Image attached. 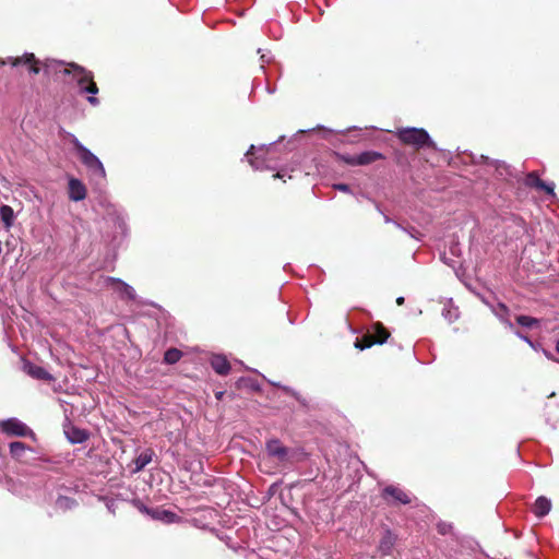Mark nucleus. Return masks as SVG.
Masks as SVG:
<instances>
[{
  "label": "nucleus",
  "instance_id": "f257e3e1",
  "mask_svg": "<svg viewBox=\"0 0 559 559\" xmlns=\"http://www.w3.org/2000/svg\"><path fill=\"white\" fill-rule=\"evenodd\" d=\"M62 74L72 76V79L76 82L81 94H90L86 99L92 106L99 105L100 102L95 96L99 92V88L91 70H87L86 68L75 62H69L62 70Z\"/></svg>",
  "mask_w": 559,
  "mask_h": 559
},
{
  "label": "nucleus",
  "instance_id": "f03ea898",
  "mask_svg": "<svg viewBox=\"0 0 559 559\" xmlns=\"http://www.w3.org/2000/svg\"><path fill=\"white\" fill-rule=\"evenodd\" d=\"M397 138L405 145L420 148L424 146L436 148V144L431 141L428 132L424 129L406 128L397 132Z\"/></svg>",
  "mask_w": 559,
  "mask_h": 559
},
{
  "label": "nucleus",
  "instance_id": "7ed1b4c3",
  "mask_svg": "<svg viewBox=\"0 0 559 559\" xmlns=\"http://www.w3.org/2000/svg\"><path fill=\"white\" fill-rule=\"evenodd\" d=\"M71 143L81 163L90 170L104 177L105 168L98 157L95 156L88 148H86L74 135H72Z\"/></svg>",
  "mask_w": 559,
  "mask_h": 559
},
{
  "label": "nucleus",
  "instance_id": "20e7f679",
  "mask_svg": "<svg viewBox=\"0 0 559 559\" xmlns=\"http://www.w3.org/2000/svg\"><path fill=\"white\" fill-rule=\"evenodd\" d=\"M374 330H368L360 337L356 338L355 347L359 349L370 348L374 344L384 343V328L381 322L374 324Z\"/></svg>",
  "mask_w": 559,
  "mask_h": 559
},
{
  "label": "nucleus",
  "instance_id": "39448f33",
  "mask_svg": "<svg viewBox=\"0 0 559 559\" xmlns=\"http://www.w3.org/2000/svg\"><path fill=\"white\" fill-rule=\"evenodd\" d=\"M0 430L11 437L35 438L34 431L17 418H9L0 421Z\"/></svg>",
  "mask_w": 559,
  "mask_h": 559
},
{
  "label": "nucleus",
  "instance_id": "423d86ee",
  "mask_svg": "<svg viewBox=\"0 0 559 559\" xmlns=\"http://www.w3.org/2000/svg\"><path fill=\"white\" fill-rule=\"evenodd\" d=\"M335 156L338 160H342L349 166L368 165L382 157L380 153L370 151L362 152L357 155L335 153Z\"/></svg>",
  "mask_w": 559,
  "mask_h": 559
},
{
  "label": "nucleus",
  "instance_id": "0eeeda50",
  "mask_svg": "<svg viewBox=\"0 0 559 559\" xmlns=\"http://www.w3.org/2000/svg\"><path fill=\"white\" fill-rule=\"evenodd\" d=\"M9 62L11 67H26L29 74L37 75L43 71L41 60L36 58L33 52H24L22 56H19V59H11Z\"/></svg>",
  "mask_w": 559,
  "mask_h": 559
},
{
  "label": "nucleus",
  "instance_id": "6e6552de",
  "mask_svg": "<svg viewBox=\"0 0 559 559\" xmlns=\"http://www.w3.org/2000/svg\"><path fill=\"white\" fill-rule=\"evenodd\" d=\"M266 451L269 455L277 459L278 462L284 463L288 461L289 450L278 439H271L266 442Z\"/></svg>",
  "mask_w": 559,
  "mask_h": 559
},
{
  "label": "nucleus",
  "instance_id": "1a4fd4ad",
  "mask_svg": "<svg viewBox=\"0 0 559 559\" xmlns=\"http://www.w3.org/2000/svg\"><path fill=\"white\" fill-rule=\"evenodd\" d=\"M524 183L530 188L545 191L547 194L555 197L554 185H548L543 181L535 171H531L526 175Z\"/></svg>",
  "mask_w": 559,
  "mask_h": 559
},
{
  "label": "nucleus",
  "instance_id": "9d476101",
  "mask_svg": "<svg viewBox=\"0 0 559 559\" xmlns=\"http://www.w3.org/2000/svg\"><path fill=\"white\" fill-rule=\"evenodd\" d=\"M106 282L118 294H120L122 298H126L128 300H134L135 299V292H134V289L130 285H128L127 283L121 281L120 278L107 277Z\"/></svg>",
  "mask_w": 559,
  "mask_h": 559
},
{
  "label": "nucleus",
  "instance_id": "9b49d317",
  "mask_svg": "<svg viewBox=\"0 0 559 559\" xmlns=\"http://www.w3.org/2000/svg\"><path fill=\"white\" fill-rule=\"evenodd\" d=\"M24 371L32 378L43 381H53L55 378L45 368L34 365L29 361L24 362Z\"/></svg>",
  "mask_w": 559,
  "mask_h": 559
},
{
  "label": "nucleus",
  "instance_id": "f8f14e48",
  "mask_svg": "<svg viewBox=\"0 0 559 559\" xmlns=\"http://www.w3.org/2000/svg\"><path fill=\"white\" fill-rule=\"evenodd\" d=\"M68 192H69V199L71 201L78 202L82 201L86 198V188L82 183L81 180L76 178H71L68 183Z\"/></svg>",
  "mask_w": 559,
  "mask_h": 559
},
{
  "label": "nucleus",
  "instance_id": "ddd939ff",
  "mask_svg": "<svg viewBox=\"0 0 559 559\" xmlns=\"http://www.w3.org/2000/svg\"><path fill=\"white\" fill-rule=\"evenodd\" d=\"M386 496H390L394 502L401 504H409L413 501V498L408 492L392 485L386 486Z\"/></svg>",
  "mask_w": 559,
  "mask_h": 559
},
{
  "label": "nucleus",
  "instance_id": "4468645a",
  "mask_svg": "<svg viewBox=\"0 0 559 559\" xmlns=\"http://www.w3.org/2000/svg\"><path fill=\"white\" fill-rule=\"evenodd\" d=\"M68 63L55 60V59H45L41 60V69L46 75L62 73V70L67 67Z\"/></svg>",
  "mask_w": 559,
  "mask_h": 559
},
{
  "label": "nucleus",
  "instance_id": "2eb2a0df",
  "mask_svg": "<svg viewBox=\"0 0 559 559\" xmlns=\"http://www.w3.org/2000/svg\"><path fill=\"white\" fill-rule=\"evenodd\" d=\"M211 367L221 376H226L230 371V362L222 355H215L212 357Z\"/></svg>",
  "mask_w": 559,
  "mask_h": 559
},
{
  "label": "nucleus",
  "instance_id": "dca6fc26",
  "mask_svg": "<svg viewBox=\"0 0 559 559\" xmlns=\"http://www.w3.org/2000/svg\"><path fill=\"white\" fill-rule=\"evenodd\" d=\"M550 509L551 501L548 498L540 496L535 500L532 511L537 518H544L549 513Z\"/></svg>",
  "mask_w": 559,
  "mask_h": 559
},
{
  "label": "nucleus",
  "instance_id": "f3484780",
  "mask_svg": "<svg viewBox=\"0 0 559 559\" xmlns=\"http://www.w3.org/2000/svg\"><path fill=\"white\" fill-rule=\"evenodd\" d=\"M67 438L71 443H82L88 439V432L78 427H69L66 430Z\"/></svg>",
  "mask_w": 559,
  "mask_h": 559
},
{
  "label": "nucleus",
  "instance_id": "a211bd4d",
  "mask_svg": "<svg viewBox=\"0 0 559 559\" xmlns=\"http://www.w3.org/2000/svg\"><path fill=\"white\" fill-rule=\"evenodd\" d=\"M154 456V451L152 449L144 450L138 457L134 459L133 463L135 465L134 472L142 471L148 463L152 462Z\"/></svg>",
  "mask_w": 559,
  "mask_h": 559
},
{
  "label": "nucleus",
  "instance_id": "6ab92c4d",
  "mask_svg": "<svg viewBox=\"0 0 559 559\" xmlns=\"http://www.w3.org/2000/svg\"><path fill=\"white\" fill-rule=\"evenodd\" d=\"M515 321L523 328L535 329L539 326L542 320L525 314H519L515 317Z\"/></svg>",
  "mask_w": 559,
  "mask_h": 559
},
{
  "label": "nucleus",
  "instance_id": "aec40b11",
  "mask_svg": "<svg viewBox=\"0 0 559 559\" xmlns=\"http://www.w3.org/2000/svg\"><path fill=\"white\" fill-rule=\"evenodd\" d=\"M9 447L11 455L16 460L22 459L26 451H31V448L21 441L11 442Z\"/></svg>",
  "mask_w": 559,
  "mask_h": 559
},
{
  "label": "nucleus",
  "instance_id": "412c9836",
  "mask_svg": "<svg viewBox=\"0 0 559 559\" xmlns=\"http://www.w3.org/2000/svg\"><path fill=\"white\" fill-rule=\"evenodd\" d=\"M0 217L1 221L4 224V227L9 229L13 225L14 221V212L13 209L9 205H1L0 206Z\"/></svg>",
  "mask_w": 559,
  "mask_h": 559
},
{
  "label": "nucleus",
  "instance_id": "4be33fe9",
  "mask_svg": "<svg viewBox=\"0 0 559 559\" xmlns=\"http://www.w3.org/2000/svg\"><path fill=\"white\" fill-rule=\"evenodd\" d=\"M181 357H182V352L178 348L171 347L165 352L163 361L167 365H174V364L178 362Z\"/></svg>",
  "mask_w": 559,
  "mask_h": 559
},
{
  "label": "nucleus",
  "instance_id": "5701e85b",
  "mask_svg": "<svg viewBox=\"0 0 559 559\" xmlns=\"http://www.w3.org/2000/svg\"><path fill=\"white\" fill-rule=\"evenodd\" d=\"M254 150H255V146H254V145H251V146L249 147V150L247 151L246 156L248 157V160H249L250 165H251L252 167H254V168H258V167L255 166V164H254V160H253L252 158H250V156H252V155L254 154Z\"/></svg>",
  "mask_w": 559,
  "mask_h": 559
},
{
  "label": "nucleus",
  "instance_id": "b1692460",
  "mask_svg": "<svg viewBox=\"0 0 559 559\" xmlns=\"http://www.w3.org/2000/svg\"><path fill=\"white\" fill-rule=\"evenodd\" d=\"M498 309L502 312L503 316H506V317L509 316V308L507 307V305L499 302Z\"/></svg>",
  "mask_w": 559,
  "mask_h": 559
},
{
  "label": "nucleus",
  "instance_id": "393cba45",
  "mask_svg": "<svg viewBox=\"0 0 559 559\" xmlns=\"http://www.w3.org/2000/svg\"><path fill=\"white\" fill-rule=\"evenodd\" d=\"M518 336L521 340H523L525 343H527L531 347H534V343L532 342V340L527 335H523V334L518 333Z\"/></svg>",
  "mask_w": 559,
  "mask_h": 559
},
{
  "label": "nucleus",
  "instance_id": "a878e982",
  "mask_svg": "<svg viewBox=\"0 0 559 559\" xmlns=\"http://www.w3.org/2000/svg\"><path fill=\"white\" fill-rule=\"evenodd\" d=\"M334 188H335V189H338V190H341V191H343V192H347V191H349V186H348V185H346V183H338V185H335V186H334Z\"/></svg>",
  "mask_w": 559,
  "mask_h": 559
},
{
  "label": "nucleus",
  "instance_id": "bb28decb",
  "mask_svg": "<svg viewBox=\"0 0 559 559\" xmlns=\"http://www.w3.org/2000/svg\"><path fill=\"white\" fill-rule=\"evenodd\" d=\"M11 59H19V56L17 57H7L5 59H0V68L3 66L10 64L9 60H11Z\"/></svg>",
  "mask_w": 559,
  "mask_h": 559
},
{
  "label": "nucleus",
  "instance_id": "cd10ccee",
  "mask_svg": "<svg viewBox=\"0 0 559 559\" xmlns=\"http://www.w3.org/2000/svg\"><path fill=\"white\" fill-rule=\"evenodd\" d=\"M139 508H140V510H141L142 512H145V513H147V514H151L152 516H155V515L151 512V510H150L147 507H145L144 504L140 503V507H139Z\"/></svg>",
  "mask_w": 559,
  "mask_h": 559
},
{
  "label": "nucleus",
  "instance_id": "c85d7f7f",
  "mask_svg": "<svg viewBox=\"0 0 559 559\" xmlns=\"http://www.w3.org/2000/svg\"><path fill=\"white\" fill-rule=\"evenodd\" d=\"M404 301H405L404 297L396 298V305L397 306H402L404 304Z\"/></svg>",
  "mask_w": 559,
  "mask_h": 559
},
{
  "label": "nucleus",
  "instance_id": "c756f323",
  "mask_svg": "<svg viewBox=\"0 0 559 559\" xmlns=\"http://www.w3.org/2000/svg\"><path fill=\"white\" fill-rule=\"evenodd\" d=\"M385 539H386V544L391 543V533L389 531H386Z\"/></svg>",
  "mask_w": 559,
  "mask_h": 559
},
{
  "label": "nucleus",
  "instance_id": "7c9ffc66",
  "mask_svg": "<svg viewBox=\"0 0 559 559\" xmlns=\"http://www.w3.org/2000/svg\"><path fill=\"white\" fill-rule=\"evenodd\" d=\"M501 320H502L504 323H507L508 325L512 326V324H511V322L509 321V319H508V318H506V319H504V318L501 316Z\"/></svg>",
  "mask_w": 559,
  "mask_h": 559
},
{
  "label": "nucleus",
  "instance_id": "2f4dec72",
  "mask_svg": "<svg viewBox=\"0 0 559 559\" xmlns=\"http://www.w3.org/2000/svg\"><path fill=\"white\" fill-rule=\"evenodd\" d=\"M223 395H224V392H217L216 393V399L221 400L223 397Z\"/></svg>",
  "mask_w": 559,
  "mask_h": 559
},
{
  "label": "nucleus",
  "instance_id": "473e14b6",
  "mask_svg": "<svg viewBox=\"0 0 559 559\" xmlns=\"http://www.w3.org/2000/svg\"><path fill=\"white\" fill-rule=\"evenodd\" d=\"M556 350H557V353H559V340L556 343Z\"/></svg>",
  "mask_w": 559,
  "mask_h": 559
},
{
  "label": "nucleus",
  "instance_id": "72a5a7b5",
  "mask_svg": "<svg viewBox=\"0 0 559 559\" xmlns=\"http://www.w3.org/2000/svg\"><path fill=\"white\" fill-rule=\"evenodd\" d=\"M274 178H282V175L280 173L274 175Z\"/></svg>",
  "mask_w": 559,
  "mask_h": 559
},
{
  "label": "nucleus",
  "instance_id": "f704fd0d",
  "mask_svg": "<svg viewBox=\"0 0 559 559\" xmlns=\"http://www.w3.org/2000/svg\"><path fill=\"white\" fill-rule=\"evenodd\" d=\"M385 337H386V341L390 338V332L388 330H386Z\"/></svg>",
  "mask_w": 559,
  "mask_h": 559
}]
</instances>
